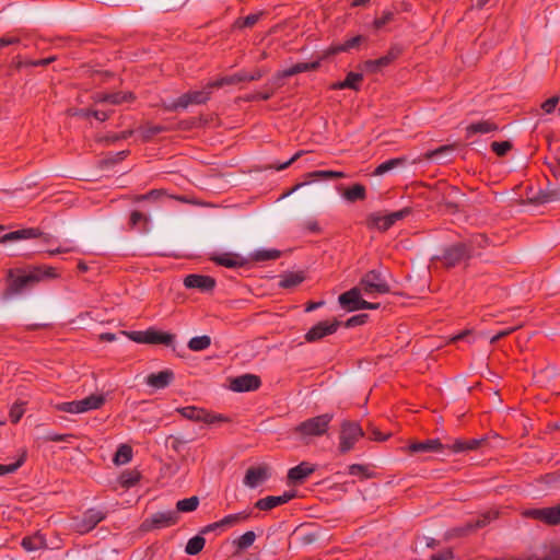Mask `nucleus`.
<instances>
[{
	"label": "nucleus",
	"mask_w": 560,
	"mask_h": 560,
	"mask_svg": "<svg viewBox=\"0 0 560 560\" xmlns=\"http://www.w3.org/2000/svg\"><path fill=\"white\" fill-rule=\"evenodd\" d=\"M363 435L364 432L358 422L342 421L339 434V452L341 454L350 452Z\"/></svg>",
	"instance_id": "nucleus-5"
},
{
	"label": "nucleus",
	"mask_w": 560,
	"mask_h": 560,
	"mask_svg": "<svg viewBox=\"0 0 560 560\" xmlns=\"http://www.w3.org/2000/svg\"><path fill=\"white\" fill-rule=\"evenodd\" d=\"M184 285L188 289H198L201 292H211L215 287V279L210 276L191 273L185 277Z\"/></svg>",
	"instance_id": "nucleus-13"
},
{
	"label": "nucleus",
	"mask_w": 560,
	"mask_h": 560,
	"mask_svg": "<svg viewBox=\"0 0 560 560\" xmlns=\"http://www.w3.org/2000/svg\"><path fill=\"white\" fill-rule=\"evenodd\" d=\"M443 448V444L440 442L439 439H430L421 442H413L408 446V451L410 454L441 452Z\"/></svg>",
	"instance_id": "nucleus-21"
},
{
	"label": "nucleus",
	"mask_w": 560,
	"mask_h": 560,
	"mask_svg": "<svg viewBox=\"0 0 560 560\" xmlns=\"http://www.w3.org/2000/svg\"><path fill=\"white\" fill-rule=\"evenodd\" d=\"M79 402L81 413L90 410H96L105 404V396L103 394H92L79 400Z\"/></svg>",
	"instance_id": "nucleus-28"
},
{
	"label": "nucleus",
	"mask_w": 560,
	"mask_h": 560,
	"mask_svg": "<svg viewBox=\"0 0 560 560\" xmlns=\"http://www.w3.org/2000/svg\"><path fill=\"white\" fill-rule=\"evenodd\" d=\"M211 345V338L207 335L192 337L188 341V348L191 351H202L209 348Z\"/></svg>",
	"instance_id": "nucleus-46"
},
{
	"label": "nucleus",
	"mask_w": 560,
	"mask_h": 560,
	"mask_svg": "<svg viewBox=\"0 0 560 560\" xmlns=\"http://www.w3.org/2000/svg\"><path fill=\"white\" fill-rule=\"evenodd\" d=\"M213 89L214 88H210L209 82L202 90L189 91L187 93L182 94L172 103L164 105V108L170 112H176L178 109H185L189 105L206 104L210 100Z\"/></svg>",
	"instance_id": "nucleus-2"
},
{
	"label": "nucleus",
	"mask_w": 560,
	"mask_h": 560,
	"mask_svg": "<svg viewBox=\"0 0 560 560\" xmlns=\"http://www.w3.org/2000/svg\"><path fill=\"white\" fill-rule=\"evenodd\" d=\"M206 539L201 535H196L187 541L185 552L189 556L198 555L205 547Z\"/></svg>",
	"instance_id": "nucleus-39"
},
{
	"label": "nucleus",
	"mask_w": 560,
	"mask_h": 560,
	"mask_svg": "<svg viewBox=\"0 0 560 560\" xmlns=\"http://www.w3.org/2000/svg\"><path fill=\"white\" fill-rule=\"evenodd\" d=\"M402 52V48L398 45H394L389 48V50L381 58H377L378 65L382 68L388 67L392 62H394Z\"/></svg>",
	"instance_id": "nucleus-41"
},
{
	"label": "nucleus",
	"mask_w": 560,
	"mask_h": 560,
	"mask_svg": "<svg viewBox=\"0 0 560 560\" xmlns=\"http://www.w3.org/2000/svg\"><path fill=\"white\" fill-rule=\"evenodd\" d=\"M24 463V458H19L15 463L9 464V465H2L0 464V476H4L8 474H12L16 471Z\"/></svg>",
	"instance_id": "nucleus-60"
},
{
	"label": "nucleus",
	"mask_w": 560,
	"mask_h": 560,
	"mask_svg": "<svg viewBox=\"0 0 560 560\" xmlns=\"http://www.w3.org/2000/svg\"><path fill=\"white\" fill-rule=\"evenodd\" d=\"M363 80V75L358 72H349L343 80V85L347 86V89H351L354 91H358L360 88V83Z\"/></svg>",
	"instance_id": "nucleus-50"
},
{
	"label": "nucleus",
	"mask_w": 560,
	"mask_h": 560,
	"mask_svg": "<svg viewBox=\"0 0 560 560\" xmlns=\"http://www.w3.org/2000/svg\"><path fill=\"white\" fill-rule=\"evenodd\" d=\"M305 280V275L302 271L285 272L280 276L279 287L283 289H293Z\"/></svg>",
	"instance_id": "nucleus-29"
},
{
	"label": "nucleus",
	"mask_w": 560,
	"mask_h": 560,
	"mask_svg": "<svg viewBox=\"0 0 560 560\" xmlns=\"http://www.w3.org/2000/svg\"><path fill=\"white\" fill-rule=\"evenodd\" d=\"M410 213H411L410 208H404L401 210L388 213L387 215L389 217V220H390L392 224L394 225L397 221L405 219Z\"/></svg>",
	"instance_id": "nucleus-64"
},
{
	"label": "nucleus",
	"mask_w": 560,
	"mask_h": 560,
	"mask_svg": "<svg viewBox=\"0 0 560 560\" xmlns=\"http://www.w3.org/2000/svg\"><path fill=\"white\" fill-rule=\"evenodd\" d=\"M105 517L106 515L104 512L96 509H89L86 512H84L81 521L77 524V528L80 533H89L94 529Z\"/></svg>",
	"instance_id": "nucleus-14"
},
{
	"label": "nucleus",
	"mask_w": 560,
	"mask_h": 560,
	"mask_svg": "<svg viewBox=\"0 0 560 560\" xmlns=\"http://www.w3.org/2000/svg\"><path fill=\"white\" fill-rule=\"evenodd\" d=\"M498 130V125L490 120L472 122L466 127V137L470 138L476 133H489Z\"/></svg>",
	"instance_id": "nucleus-26"
},
{
	"label": "nucleus",
	"mask_w": 560,
	"mask_h": 560,
	"mask_svg": "<svg viewBox=\"0 0 560 560\" xmlns=\"http://www.w3.org/2000/svg\"><path fill=\"white\" fill-rule=\"evenodd\" d=\"M250 517V512L243 511L235 514H229L220 520L222 527H232L240 523L247 521Z\"/></svg>",
	"instance_id": "nucleus-36"
},
{
	"label": "nucleus",
	"mask_w": 560,
	"mask_h": 560,
	"mask_svg": "<svg viewBox=\"0 0 560 560\" xmlns=\"http://www.w3.org/2000/svg\"><path fill=\"white\" fill-rule=\"evenodd\" d=\"M261 382L257 375L254 374H244L237 377H234L231 381L230 388L234 392L243 393L250 392L259 388Z\"/></svg>",
	"instance_id": "nucleus-15"
},
{
	"label": "nucleus",
	"mask_w": 560,
	"mask_h": 560,
	"mask_svg": "<svg viewBox=\"0 0 560 560\" xmlns=\"http://www.w3.org/2000/svg\"><path fill=\"white\" fill-rule=\"evenodd\" d=\"M488 237L485 234L474 235L467 243L470 246V256H472V249L475 246L483 248L488 245Z\"/></svg>",
	"instance_id": "nucleus-57"
},
{
	"label": "nucleus",
	"mask_w": 560,
	"mask_h": 560,
	"mask_svg": "<svg viewBox=\"0 0 560 560\" xmlns=\"http://www.w3.org/2000/svg\"><path fill=\"white\" fill-rule=\"evenodd\" d=\"M8 289L12 294H19L25 289L32 288L38 283V276H36L33 267L28 270L14 268L8 271Z\"/></svg>",
	"instance_id": "nucleus-3"
},
{
	"label": "nucleus",
	"mask_w": 560,
	"mask_h": 560,
	"mask_svg": "<svg viewBox=\"0 0 560 560\" xmlns=\"http://www.w3.org/2000/svg\"><path fill=\"white\" fill-rule=\"evenodd\" d=\"M312 178L337 179L346 177V174L338 171H314L307 174Z\"/></svg>",
	"instance_id": "nucleus-49"
},
{
	"label": "nucleus",
	"mask_w": 560,
	"mask_h": 560,
	"mask_svg": "<svg viewBox=\"0 0 560 560\" xmlns=\"http://www.w3.org/2000/svg\"><path fill=\"white\" fill-rule=\"evenodd\" d=\"M281 256V252L278 249H258L252 254V258L255 261H267L276 260Z\"/></svg>",
	"instance_id": "nucleus-43"
},
{
	"label": "nucleus",
	"mask_w": 560,
	"mask_h": 560,
	"mask_svg": "<svg viewBox=\"0 0 560 560\" xmlns=\"http://www.w3.org/2000/svg\"><path fill=\"white\" fill-rule=\"evenodd\" d=\"M334 419L331 413H323L308 418L293 428V433L303 444H308L312 439L320 438L328 432Z\"/></svg>",
	"instance_id": "nucleus-1"
},
{
	"label": "nucleus",
	"mask_w": 560,
	"mask_h": 560,
	"mask_svg": "<svg viewBox=\"0 0 560 560\" xmlns=\"http://www.w3.org/2000/svg\"><path fill=\"white\" fill-rule=\"evenodd\" d=\"M315 465H312L307 462H302L298 466L289 469L288 479L293 483H302L305 478L315 471Z\"/></svg>",
	"instance_id": "nucleus-19"
},
{
	"label": "nucleus",
	"mask_w": 560,
	"mask_h": 560,
	"mask_svg": "<svg viewBox=\"0 0 560 560\" xmlns=\"http://www.w3.org/2000/svg\"><path fill=\"white\" fill-rule=\"evenodd\" d=\"M257 535L253 530H248L235 538L232 544L235 547V553H241L253 546L256 540Z\"/></svg>",
	"instance_id": "nucleus-32"
},
{
	"label": "nucleus",
	"mask_w": 560,
	"mask_h": 560,
	"mask_svg": "<svg viewBox=\"0 0 560 560\" xmlns=\"http://www.w3.org/2000/svg\"><path fill=\"white\" fill-rule=\"evenodd\" d=\"M94 100L98 103L119 105L125 102L133 101L135 96L131 92L97 93Z\"/></svg>",
	"instance_id": "nucleus-24"
},
{
	"label": "nucleus",
	"mask_w": 560,
	"mask_h": 560,
	"mask_svg": "<svg viewBox=\"0 0 560 560\" xmlns=\"http://www.w3.org/2000/svg\"><path fill=\"white\" fill-rule=\"evenodd\" d=\"M359 285L365 294H387L390 292V285L388 284L384 273L381 270L373 269L365 272Z\"/></svg>",
	"instance_id": "nucleus-4"
},
{
	"label": "nucleus",
	"mask_w": 560,
	"mask_h": 560,
	"mask_svg": "<svg viewBox=\"0 0 560 560\" xmlns=\"http://www.w3.org/2000/svg\"><path fill=\"white\" fill-rule=\"evenodd\" d=\"M481 442H482V440H477V439H471L469 441H459L458 440V441L454 442V444L451 446V448L455 453L477 450L480 446Z\"/></svg>",
	"instance_id": "nucleus-48"
},
{
	"label": "nucleus",
	"mask_w": 560,
	"mask_h": 560,
	"mask_svg": "<svg viewBox=\"0 0 560 560\" xmlns=\"http://www.w3.org/2000/svg\"><path fill=\"white\" fill-rule=\"evenodd\" d=\"M499 517V512L494 510L487 511L479 515L476 522H468L463 527H456L451 530V536L455 537H462L467 535L468 533L482 528L490 524L492 521L497 520Z\"/></svg>",
	"instance_id": "nucleus-10"
},
{
	"label": "nucleus",
	"mask_w": 560,
	"mask_h": 560,
	"mask_svg": "<svg viewBox=\"0 0 560 560\" xmlns=\"http://www.w3.org/2000/svg\"><path fill=\"white\" fill-rule=\"evenodd\" d=\"M325 58L326 57H324V55H323V56L318 57V59L315 60V61L299 62V63H295V65H293L292 67H290L288 69H284L282 71H278L271 78V83L275 84L276 88H281L284 84L283 80L285 78H289V77H292V75H295V74H299V73H302V72L315 71V70H317L320 67V62Z\"/></svg>",
	"instance_id": "nucleus-9"
},
{
	"label": "nucleus",
	"mask_w": 560,
	"mask_h": 560,
	"mask_svg": "<svg viewBox=\"0 0 560 560\" xmlns=\"http://www.w3.org/2000/svg\"><path fill=\"white\" fill-rule=\"evenodd\" d=\"M523 515L533 520L540 521L547 525H551V518L548 508L542 509H529L524 511Z\"/></svg>",
	"instance_id": "nucleus-38"
},
{
	"label": "nucleus",
	"mask_w": 560,
	"mask_h": 560,
	"mask_svg": "<svg viewBox=\"0 0 560 560\" xmlns=\"http://www.w3.org/2000/svg\"><path fill=\"white\" fill-rule=\"evenodd\" d=\"M217 265L226 268H240L246 265V259L234 253H223L211 258Z\"/></svg>",
	"instance_id": "nucleus-22"
},
{
	"label": "nucleus",
	"mask_w": 560,
	"mask_h": 560,
	"mask_svg": "<svg viewBox=\"0 0 560 560\" xmlns=\"http://www.w3.org/2000/svg\"><path fill=\"white\" fill-rule=\"evenodd\" d=\"M21 546L26 551H36L46 547V539L42 534L36 533L32 536H25L21 541Z\"/></svg>",
	"instance_id": "nucleus-30"
},
{
	"label": "nucleus",
	"mask_w": 560,
	"mask_h": 560,
	"mask_svg": "<svg viewBox=\"0 0 560 560\" xmlns=\"http://www.w3.org/2000/svg\"><path fill=\"white\" fill-rule=\"evenodd\" d=\"M295 497L294 491H287L281 495H269L255 502V508L260 511H269L279 505L288 503Z\"/></svg>",
	"instance_id": "nucleus-16"
},
{
	"label": "nucleus",
	"mask_w": 560,
	"mask_h": 560,
	"mask_svg": "<svg viewBox=\"0 0 560 560\" xmlns=\"http://www.w3.org/2000/svg\"><path fill=\"white\" fill-rule=\"evenodd\" d=\"M38 236H42V231L38 228H26L4 234L1 236L0 243L37 238Z\"/></svg>",
	"instance_id": "nucleus-23"
},
{
	"label": "nucleus",
	"mask_w": 560,
	"mask_h": 560,
	"mask_svg": "<svg viewBox=\"0 0 560 560\" xmlns=\"http://www.w3.org/2000/svg\"><path fill=\"white\" fill-rule=\"evenodd\" d=\"M394 19V13L390 11H386L382 14L381 18L374 20L373 25L376 30H381L387 23H389Z\"/></svg>",
	"instance_id": "nucleus-61"
},
{
	"label": "nucleus",
	"mask_w": 560,
	"mask_h": 560,
	"mask_svg": "<svg viewBox=\"0 0 560 560\" xmlns=\"http://www.w3.org/2000/svg\"><path fill=\"white\" fill-rule=\"evenodd\" d=\"M140 479V474L138 471H125L120 476V483L122 487H132Z\"/></svg>",
	"instance_id": "nucleus-52"
},
{
	"label": "nucleus",
	"mask_w": 560,
	"mask_h": 560,
	"mask_svg": "<svg viewBox=\"0 0 560 560\" xmlns=\"http://www.w3.org/2000/svg\"><path fill=\"white\" fill-rule=\"evenodd\" d=\"M339 326L340 322L338 319L319 322L305 334L304 338L307 342L318 341L326 336L335 334Z\"/></svg>",
	"instance_id": "nucleus-11"
},
{
	"label": "nucleus",
	"mask_w": 560,
	"mask_h": 560,
	"mask_svg": "<svg viewBox=\"0 0 560 560\" xmlns=\"http://www.w3.org/2000/svg\"><path fill=\"white\" fill-rule=\"evenodd\" d=\"M57 410L68 413H81L79 400L65 401L56 406Z\"/></svg>",
	"instance_id": "nucleus-54"
},
{
	"label": "nucleus",
	"mask_w": 560,
	"mask_h": 560,
	"mask_svg": "<svg viewBox=\"0 0 560 560\" xmlns=\"http://www.w3.org/2000/svg\"><path fill=\"white\" fill-rule=\"evenodd\" d=\"M406 163H407V158H405V156L387 160V161L381 163L374 170L373 175H375V176L384 175L385 173H387L396 167L404 166Z\"/></svg>",
	"instance_id": "nucleus-34"
},
{
	"label": "nucleus",
	"mask_w": 560,
	"mask_h": 560,
	"mask_svg": "<svg viewBox=\"0 0 560 560\" xmlns=\"http://www.w3.org/2000/svg\"><path fill=\"white\" fill-rule=\"evenodd\" d=\"M24 407H23V404H15L11 407L10 409V420L12 423H18L20 421V419L23 417L24 415Z\"/></svg>",
	"instance_id": "nucleus-58"
},
{
	"label": "nucleus",
	"mask_w": 560,
	"mask_h": 560,
	"mask_svg": "<svg viewBox=\"0 0 560 560\" xmlns=\"http://www.w3.org/2000/svg\"><path fill=\"white\" fill-rule=\"evenodd\" d=\"M33 268L35 270L36 276H38V282L44 279H56L60 276L57 269L51 266L40 265L34 266Z\"/></svg>",
	"instance_id": "nucleus-47"
},
{
	"label": "nucleus",
	"mask_w": 560,
	"mask_h": 560,
	"mask_svg": "<svg viewBox=\"0 0 560 560\" xmlns=\"http://www.w3.org/2000/svg\"><path fill=\"white\" fill-rule=\"evenodd\" d=\"M176 412H178L182 417L194 422H205L208 424H213L217 422L228 421V418H225L222 415H213L208 412L206 409L196 406L179 407L176 409Z\"/></svg>",
	"instance_id": "nucleus-8"
},
{
	"label": "nucleus",
	"mask_w": 560,
	"mask_h": 560,
	"mask_svg": "<svg viewBox=\"0 0 560 560\" xmlns=\"http://www.w3.org/2000/svg\"><path fill=\"white\" fill-rule=\"evenodd\" d=\"M149 222H150L149 215L141 211L133 210L130 213L129 226L131 229H139L140 231L145 232V231H148Z\"/></svg>",
	"instance_id": "nucleus-33"
},
{
	"label": "nucleus",
	"mask_w": 560,
	"mask_h": 560,
	"mask_svg": "<svg viewBox=\"0 0 560 560\" xmlns=\"http://www.w3.org/2000/svg\"><path fill=\"white\" fill-rule=\"evenodd\" d=\"M162 196H164V190H162V189H152V190H150L147 194L135 196L132 198V200L135 202H141V201H144V200L155 201V200L160 199Z\"/></svg>",
	"instance_id": "nucleus-53"
},
{
	"label": "nucleus",
	"mask_w": 560,
	"mask_h": 560,
	"mask_svg": "<svg viewBox=\"0 0 560 560\" xmlns=\"http://www.w3.org/2000/svg\"><path fill=\"white\" fill-rule=\"evenodd\" d=\"M174 372L172 370H163L158 373H151L147 376L145 383L155 388H166L174 381Z\"/></svg>",
	"instance_id": "nucleus-17"
},
{
	"label": "nucleus",
	"mask_w": 560,
	"mask_h": 560,
	"mask_svg": "<svg viewBox=\"0 0 560 560\" xmlns=\"http://www.w3.org/2000/svg\"><path fill=\"white\" fill-rule=\"evenodd\" d=\"M140 130H141V135H142L143 141H149L154 136H156L159 133H162V132H165L168 129L165 126H162V125L145 124L144 126L141 127Z\"/></svg>",
	"instance_id": "nucleus-45"
},
{
	"label": "nucleus",
	"mask_w": 560,
	"mask_h": 560,
	"mask_svg": "<svg viewBox=\"0 0 560 560\" xmlns=\"http://www.w3.org/2000/svg\"><path fill=\"white\" fill-rule=\"evenodd\" d=\"M174 340V335L156 330L154 328L148 329L147 345H165L170 346Z\"/></svg>",
	"instance_id": "nucleus-27"
},
{
	"label": "nucleus",
	"mask_w": 560,
	"mask_h": 560,
	"mask_svg": "<svg viewBox=\"0 0 560 560\" xmlns=\"http://www.w3.org/2000/svg\"><path fill=\"white\" fill-rule=\"evenodd\" d=\"M470 258V246L466 243H456L444 249L440 260L444 267L453 268Z\"/></svg>",
	"instance_id": "nucleus-6"
},
{
	"label": "nucleus",
	"mask_w": 560,
	"mask_h": 560,
	"mask_svg": "<svg viewBox=\"0 0 560 560\" xmlns=\"http://www.w3.org/2000/svg\"><path fill=\"white\" fill-rule=\"evenodd\" d=\"M361 292L362 289L359 285L341 293L338 298L339 304L348 312L361 310L360 305L362 301H364L362 299Z\"/></svg>",
	"instance_id": "nucleus-12"
},
{
	"label": "nucleus",
	"mask_w": 560,
	"mask_h": 560,
	"mask_svg": "<svg viewBox=\"0 0 560 560\" xmlns=\"http://www.w3.org/2000/svg\"><path fill=\"white\" fill-rule=\"evenodd\" d=\"M342 197L349 202L364 200L366 198V189L361 184H354L343 191Z\"/></svg>",
	"instance_id": "nucleus-35"
},
{
	"label": "nucleus",
	"mask_w": 560,
	"mask_h": 560,
	"mask_svg": "<svg viewBox=\"0 0 560 560\" xmlns=\"http://www.w3.org/2000/svg\"><path fill=\"white\" fill-rule=\"evenodd\" d=\"M368 318H369L368 314H358V315H354V316L348 318L347 322L345 323V326L347 328L360 326V325L365 324Z\"/></svg>",
	"instance_id": "nucleus-59"
},
{
	"label": "nucleus",
	"mask_w": 560,
	"mask_h": 560,
	"mask_svg": "<svg viewBox=\"0 0 560 560\" xmlns=\"http://www.w3.org/2000/svg\"><path fill=\"white\" fill-rule=\"evenodd\" d=\"M269 477L268 468L265 466L249 467L244 477V485L248 488H256Z\"/></svg>",
	"instance_id": "nucleus-18"
},
{
	"label": "nucleus",
	"mask_w": 560,
	"mask_h": 560,
	"mask_svg": "<svg viewBox=\"0 0 560 560\" xmlns=\"http://www.w3.org/2000/svg\"><path fill=\"white\" fill-rule=\"evenodd\" d=\"M558 103H559V96H557V95L551 96L550 98H548L544 103H541V109L546 114H551L556 109V106L558 105Z\"/></svg>",
	"instance_id": "nucleus-63"
},
{
	"label": "nucleus",
	"mask_w": 560,
	"mask_h": 560,
	"mask_svg": "<svg viewBox=\"0 0 560 560\" xmlns=\"http://www.w3.org/2000/svg\"><path fill=\"white\" fill-rule=\"evenodd\" d=\"M199 505L198 497H190L183 500H179L176 503V512L179 515L180 512L187 513L195 511Z\"/></svg>",
	"instance_id": "nucleus-44"
},
{
	"label": "nucleus",
	"mask_w": 560,
	"mask_h": 560,
	"mask_svg": "<svg viewBox=\"0 0 560 560\" xmlns=\"http://www.w3.org/2000/svg\"><path fill=\"white\" fill-rule=\"evenodd\" d=\"M366 224L370 229H376L381 232H385L393 226L389 217L380 212L371 213L366 219Z\"/></svg>",
	"instance_id": "nucleus-25"
},
{
	"label": "nucleus",
	"mask_w": 560,
	"mask_h": 560,
	"mask_svg": "<svg viewBox=\"0 0 560 560\" xmlns=\"http://www.w3.org/2000/svg\"><path fill=\"white\" fill-rule=\"evenodd\" d=\"M556 200H560V187L549 189L540 197L541 202H551Z\"/></svg>",
	"instance_id": "nucleus-62"
},
{
	"label": "nucleus",
	"mask_w": 560,
	"mask_h": 560,
	"mask_svg": "<svg viewBox=\"0 0 560 560\" xmlns=\"http://www.w3.org/2000/svg\"><path fill=\"white\" fill-rule=\"evenodd\" d=\"M525 560H560V545L551 544L545 548L542 556L532 555Z\"/></svg>",
	"instance_id": "nucleus-37"
},
{
	"label": "nucleus",
	"mask_w": 560,
	"mask_h": 560,
	"mask_svg": "<svg viewBox=\"0 0 560 560\" xmlns=\"http://www.w3.org/2000/svg\"><path fill=\"white\" fill-rule=\"evenodd\" d=\"M132 448L128 444H121L115 453L114 463L116 465H124L131 460Z\"/></svg>",
	"instance_id": "nucleus-40"
},
{
	"label": "nucleus",
	"mask_w": 560,
	"mask_h": 560,
	"mask_svg": "<svg viewBox=\"0 0 560 560\" xmlns=\"http://www.w3.org/2000/svg\"><path fill=\"white\" fill-rule=\"evenodd\" d=\"M491 149L498 156H504L512 149V143L510 141H494L491 143Z\"/></svg>",
	"instance_id": "nucleus-55"
},
{
	"label": "nucleus",
	"mask_w": 560,
	"mask_h": 560,
	"mask_svg": "<svg viewBox=\"0 0 560 560\" xmlns=\"http://www.w3.org/2000/svg\"><path fill=\"white\" fill-rule=\"evenodd\" d=\"M368 38L363 35H357L347 39L341 45L330 46L327 50L324 51V57H330L337 55L339 52L349 51L350 49L358 48L362 43L366 42Z\"/></svg>",
	"instance_id": "nucleus-20"
},
{
	"label": "nucleus",
	"mask_w": 560,
	"mask_h": 560,
	"mask_svg": "<svg viewBox=\"0 0 560 560\" xmlns=\"http://www.w3.org/2000/svg\"><path fill=\"white\" fill-rule=\"evenodd\" d=\"M178 521L179 515L176 511L156 512L143 521L141 528L145 532L167 528L176 525Z\"/></svg>",
	"instance_id": "nucleus-7"
},
{
	"label": "nucleus",
	"mask_w": 560,
	"mask_h": 560,
	"mask_svg": "<svg viewBox=\"0 0 560 560\" xmlns=\"http://www.w3.org/2000/svg\"><path fill=\"white\" fill-rule=\"evenodd\" d=\"M453 145H441L435 150L428 151L423 154V159L433 160L440 159L442 155L453 152Z\"/></svg>",
	"instance_id": "nucleus-51"
},
{
	"label": "nucleus",
	"mask_w": 560,
	"mask_h": 560,
	"mask_svg": "<svg viewBox=\"0 0 560 560\" xmlns=\"http://www.w3.org/2000/svg\"><path fill=\"white\" fill-rule=\"evenodd\" d=\"M266 88L267 90L264 91V92H258L257 94H255L252 100H261V101H268L269 98H271V96L275 94V92L279 89V88H276L275 84L271 83V79L269 80V82L266 84Z\"/></svg>",
	"instance_id": "nucleus-56"
},
{
	"label": "nucleus",
	"mask_w": 560,
	"mask_h": 560,
	"mask_svg": "<svg viewBox=\"0 0 560 560\" xmlns=\"http://www.w3.org/2000/svg\"><path fill=\"white\" fill-rule=\"evenodd\" d=\"M262 15H264L262 12H258V13L249 14L245 18H238L233 23V27L238 28V30L247 28V27L250 28L260 20V18Z\"/></svg>",
	"instance_id": "nucleus-42"
},
{
	"label": "nucleus",
	"mask_w": 560,
	"mask_h": 560,
	"mask_svg": "<svg viewBox=\"0 0 560 560\" xmlns=\"http://www.w3.org/2000/svg\"><path fill=\"white\" fill-rule=\"evenodd\" d=\"M246 81V72L240 71L232 75H225L210 82V88L220 89L224 85H234Z\"/></svg>",
	"instance_id": "nucleus-31"
}]
</instances>
